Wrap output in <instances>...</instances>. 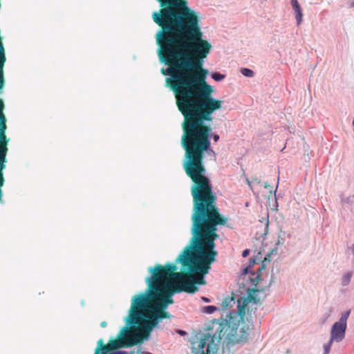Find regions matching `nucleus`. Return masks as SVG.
<instances>
[{
    "mask_svg": "<svg viewBox=\"0 0 354 354\" xmlns=\"http://www.w3.org/2000/svg\"><path fill=\"white\" fill-rule=\"evenodd\" d=\"M238 308H239V315L242 317L245 315V306L243 305L241 306L239 303L238 304Z\"/></svg>",
    "mask_w": 354,
    "mask_h": 354,
    "instance_id": "obj_15",
    "label": "nucleus"
},
{
    "mask_svg": "<svg viewBox=\"0 0 354 354\" xmlns=\"http://www.w3.org/2000/svg\"><path fill=\"white\" fill-rule=\"evenodd\" d=\"M241 73L243 75L245 76V77H252L254 75V73L253 72V71L249 69V68H243L241 70Z\"/></svg>",
    "mask_w": 354,
    "mask_h": 354,
    "instance_id": "obj_11",
    "label": "nucleus"
},
{
    "mask_svg": "<svg viewBox=\"0 0 354 354\" xmlns=\"http://www.w3.org/2000/svg\"><path fill=\"white\" fill-rule=\"evenodd\" d=\"M334 340H332V339H330L329 342L324 345V354H328L331 348V346L333 344Z\"/></svg>",
    "mask_w": 354,
    "mask_h": 354,
    "instance_id": "obj_13",
    "label": "nucleus"
},
{
    "mask_svg": "<svg viewBox=\"0 0 354 354\" xmlns=\"http://www.w3.org/2000/svg\"><path fill=\"white\" fill-rule=\"evenodd\" d=\"M349 314H350L349 311H347V312L344 313V314H342L339 320V322H340L342 324H346V320L349 316Z\"/></svg>",
    "mask_w": 354,
    "mask_h": 354,
    "instance_id": "obj_14",
    "label": "nucleus"
},
{
    "mask_svg": "<svg viewBox=\"0 0 354 354\" xmlns=\"http://www.w3.org/2000/svg\"><path fill=\"white\" fill-rule=\"evenodd\" d=\"M351 6H354V2H353V3H352Z\"/></svg>",
    "mask_w": 354,
    "mask_h": 354,
    "instance_id": "obj_24",
    "label": "nucleus"
},
{
    "mask_svg": "<svg viewBox=\"0 0 354 354\" xmlns=\"http://www.w3.org/2000/svg\"><path fill=\"white\" fill-rule=\"evenodd\" d=\"M346 328V324L335 322L331 328L330 339L336 342L342 341L345 336Z\"/></svg>",
    "mask_w": 354,
    "mask_h": 354,
    "instance_id": "obj_7",
    "label": "nucleus"
},
{
    "mask_svg": "<svg viewBox=\"0 0 354 354\" xmlns=\"http://www.w3.org/2000/svg\"><path fill=\"white\" fill-rule=\"evenodd\" d=\"M203 300H204V301H207H207H209V299H208L207 298H205V297H204V298H203Z\"/></svg>",
    "mask_w": 354,
    "mask_h": 354,
    "instance_id": "obj_22",
    "label": "nucleus"
},
{
    "mask_svg": "<svg viewBox=\"0 0 354 354\" xmlns=\"http://www.w3.org/2000/svg\"><path fill=\"white\" fill-rule=\"evenodd\" d=\"M232 302L234 303V298L233 296L223 299L221 306L223 308H227L229 306H232Z\"/></svg>",
    "mask_w": 354,
    "mask_h": 354,
    "instance_id": "obj_9",
    "label": "nucleus"
},
{
    "mask_svg": "<svg viewBox=\"0 0 354 354\" xmlns=\"http://www.w3.org/2000/svg\"><path fill=\"white\" fill-rule=\"evenodd\" d=\"M351 276H352V274L351 272H347L346 273L343 277H342V286H347L350 281H351Z\"/></svg>",
    "mask_w": 354,
    "mask_h": 354,
    "instance_id": "obj_10",
    "label": "nucleus"
},
{
    "mask_svg": "<svg viewBox=\"0 0 354 354\" xmlns=\"http://www.w3.org/2000/svg\"><path fill=\"white\" fill-rule=\"evenodd\" d=\"M161 62L169 67L166 82L175 94L176 106L184 117L181 145L183 169L189 177L206 176L204 153L210 148V122L223 101L212 97L213 88L206 82L208 71L203 67L212 45L203 39L199 17L194 11L162 28L156 33Z\"/></svg>",
    "mask_w": 354,
    "mask_h": 354,
    "instance_id": "obj_1",
    "label": "nucleus"
},
{
    "mask_svg": "<svg viewBox=\"0 0 354 354\" xmlns=\"http://www.w3.org/2000/svg\"><path fill=\"white\" fill-rule=\"evenodd\" d=\"M216 310V308L214 306H208L205 308V312L207 313H212Z\"/></svg>",
    "mask_w": 354,
    "mask_h": 354,
    "instance_id": "obj_16",
    "label": "nucleus"
},
{
    "mask_svg": "<svg viewBox=\"0 0 354 354\" xmlns=\"http://www.w3.org/2000/svg\"><path fill=\"white\" fill-rule=\"evenodd\" d=\"M161 8L153 12V21L160 28L178 20L193 12L187 0H157Z\"/></svg>",
    "mask_w": 354,
    "mask_h": 354,
    "instance_id": "obj_5",
    "label": "nucleus"
},
{
    "mask_svg": "<svg viewBox=\"0 0 354 354\" xmlns=\"http://www.w3.org/2000/svg\"><path fill=\"white\" fill-rule=\"evenodd\" d=\"M212 77L214 80L218 82L223 80L225 77V75L218 73H213L212 74Z\"/></svg>",
    "mask_w": 354,
    "mask_h": 354,
    "instance_id": "obj_12",
    "label": "nucleus"
},
{
    "mask_svg": "<svg viewBox=\"0 0 354 354\" xmlns=\"http://www.w3.org/2000/svg\"><path fill=\"white\" fill-rule=\"evenodd\" d=\"M214 326L217 325L214 334L205 333L203 336L192 343L194 354H216L218 344L221 339H225L232 341L234 336V329L227 322H214Z\"/></svg>",
    "mask_w": 354,
    "mask_h": 354,
    "instance_id": "obj_4",
    "label": "nucleus"
},
{
    "mask_svg": "<svg viewBox=\"0 0 354 354\" xmlns=\"http://www.w3.org/2000/svg\"><path fill=\"white\" fill-rule=\"evenodd\" d=\"M268 187V185L267 183L265 184L264 187L267 188Z\"/></svg>",
    "mask_w": 354,
    "mask_h": 354,
    "instance_id": "obj_23",
    "label": "nucleus"
},
{
    "mask_svg": "<svg viewBox=\"0 0 354 354\" xmlns=\"http://www.w3.org/2000/svg\"><path fill=\"white\" fill-rule=\"evenodd\" d=\"M290 3L295 15L297 26H299L302 21V10L297 0H290Z\"/></svg>",
    "mask_w": 354,
    "mask_h": 354,
    "instance_id": "obj_8",
    "label": "nucleus"
},
{
    "mask_svg": "<svg viewBox=\"0 0 354 354\" xmlns=\"http://www.w3.org/2000/svg\"><path fill=\"white\" fill-rule=\"evenodd\" d=\"M144 301L138 295L132 298L129 316L126 317L127 326L107 344H104L102 339L98 340L94 354H125L126 352L117 349L133 346L149 337L160 321Z\"/></svg>",
    "mask_w": 354,
    "mask_h": 354,
    "instance_id": "obj_3",
    "label": "nucleus"
},
{
    "mask_svg": "<svg viewBox=\"0 0 354 354\" xmlns=\"http://www.w3.org/2000/svg\"><path fill=\"white\" fill-rule=\"evenodd\" d=\"M8 151V147L0 145V201H1V198L3 196V192L1 188L3 186L5 182L3 171L6 168Z\"/></svg>",
    "mask_w": 354,
    "mask_h": 354,
    "instance_id": "obj_6",
    "label": "nucleus"
},
{
    "mask_svg": "<svg viewBox=\"0 0 354 354\" xmlns=\"http://www.w3.org/2000/svg\"><path fill=\"white\" fill-rule=\"evenodd\" d=\"M192 181V237L190 243L176 259V263L156 265L149 268L151 275L147 278L148 288L138 294L160 321L169 319L165 310L174 303V293H194L196 284L204 285V275L216 261L214 241L218 237V225H224L227 218L222 216L216 205V196L207 176L189 177Z\"/></svg>",
    "mask_w": 354,
    "mask_h": 354,
    "instance_id": "obj_2",
    "label": "nucleus"
},
{
    "mask_svg": "<svg viewBox=\"0 0 354 354\" xmlns=\"http://www.w3.org/2000/svg\"><path fill=\"white\" fill-rule=\"evenodd\" d=\"M178 333L181 335H184L186 334V332L184 330H178Z\"/></svg>",
    "mask_w": 354,
    "mask_h": 354,
    "instance_id": "obj_21",
    "label": "nucleus"
},
{
    "mask_svg": "<svg viewBox=\"0 0 354 354\" xmlns=\"http://www.w3.org/2000/svg\"><path fill=\"white\" fill-rule=\"evenodd\" d=\"M138 354H152L150 352H144V351H140V350L138 351Z\"/></svg>",
    "mask_w": 354,
    "mask_h": 354,
    "instance_id": "obj_20",
    "label": "nucleus"
},
{
    "mask_svg": "<svg viewBox=\"0 0 354 354\" xmlns=\"http://www.w3.org/2000/svg\"><path fill=\"white\" fill-rule=\"evenodd\" d=\"M250 254V250L248 249H246L245 250H243V253H242V257H247Z\"/></svg>",
    "mask_w": 354,
    "mask_h": 354,
    "instance_id": "obj_17",
    "label": "nucleus"
},
{
    "mask_svg": "<svg viewBox=\"0 0 354 354\" xmlns=\"http://www.w3.org/2000/svg\"><path fill=\"white\" fill-rule=\"evenodd\" d=\"M219 138H220V137L218 134H214L213 136V139H214V142L218 141Z\"/></svg>",
    "mask_w": 354,
    "mask_h": 354,
    "instance_id": "obj_18",
    "label": "nucleus"
},
{
    "mask_svg": "<svg viewBox=\"0 0 354 354\" xmlns=\"http://www.w3.org/2000/svg\"><path fill=\"white\" fill-rule=\"evenodd\" d=\"M106 325H107V324H106V322L105 321L102 322L101 324H100V326L102 327V328L106 327Z\"/></svg>",
    "mask_w": 354,
    "mask_h": 354,
    "instance_id": "obj_19",
    "label": "nucleus"
}]
</instances>
